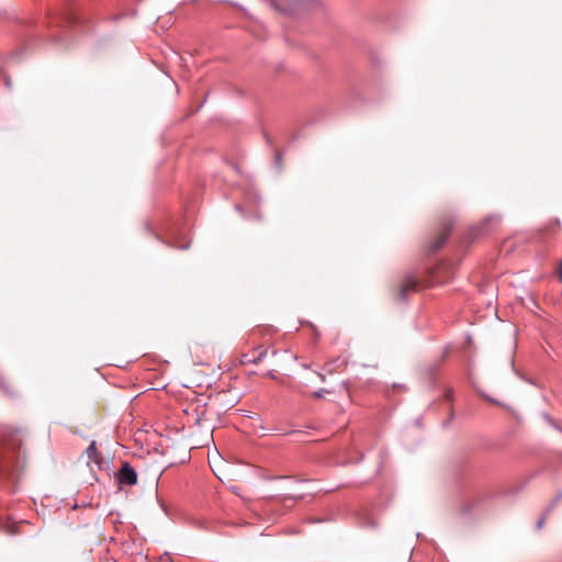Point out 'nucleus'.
I'll return each mask as SVG.
<instances>
[{"instance_id":"nucleus-1","label":"nucleus","mask_w":562,"mask_h":562,"mask_svg":"<svg viewBox=\"0 0 562 562\" xmlns=\"http://www.w3.org/2000/svg\"><path fill=\"white\" fill-rule=\"evenodd\" d=\"M23 443L22 431L19 428L7 427L3 429L0 439V453L4 470L15 472L24 464V451H21Z\"/></svg>"},{"instance_id":"nucleus-2","label":"nucleus","mask_w":562,"mask_h":562,"mask_svg":"<svg viewBox=\"0 0 562 562\" xmlns=\"http://www.w3.org/2000/svg\"><path fill=\"white\" fill-rule=\"evenodd\" d=\"M453 222L449 218L442 220L439 224V231L434 240L429 245V250L435 252L439 250L446 243L451 232Z\"/></svg>"},{"instance_id":"nucleus-3","label":"nucleus","mask_w":562,"mask_h":562,"mask_svg":"<svg viewBox=\"0 0 562 562\" xmlns=\"http://www.w3.org/2000/svg\"><path fill=\"white\" fill-rule=\"evenodd\" d=\"M418 289V282L412 277L405 278L396 288L395 297L397 300L404 299L407 293L415 292Z\"/></svg>"},{"instance_id":"nucleus-4","label":"nucleus","mask_w":562,"mask_h":562,"mask_svg":"<svg viewBox=\"0 0 562 562\" xmlns=\"http://www.w3.org/2000/svg\"><path fill=\"white\" fill-rule=\"evenodd\" d=\"M119 480L121 483L127 485H135L137 483V474L127 462H125L120 469Z\"/></svg>"},{"instance_id":"nucleus-5","label":"nucleus","mask_w":562,"mask_h":562,"mask_svg":"<svg viewBox=\"0 0 562 562\" xmlns=\"http://www.w3.org/2000/svg\"><path fill=\"white\" fill-rule=\"evenodd\" d=\"M85 454L87 456L89 461H93L97 464L101 463V460H100V457H99V453H98V450H97V445H95L94 441H92L89 445V447L85 451Z\"/></svg>"},{"instance_id":"nucleus-6","label":"nucleus","mask_w":562,"mask_h":562,"mask_svg":"<svg viewBox=\"0 0 562 562\" xmlns=\"http://www.w3.org/2000/svg\"><path fill=\"white\" fill-rule=\"evenodd\" d=\"M345 367H346V361L337 358L334 361L326 363L324 369L327 373H333L335 370H340Z\"/></svg>"},{"instance_id":"nucleus-7","label":"nucleus","mask_w":562,"mask_h":562,"mask_svg":"<svg viewBox=\"0 0 562 562\" xmlns=\"http://www.w3.org/2000/svg\"><path fill=\"white\" fill-rule=\"evenodd\" d=\"M314 3H316V0H291V5L293 8L310 9Z\"/></svg>"},{"instance_id":"nucleus-8","label":"nucleus","mask_w":562,"mask_h":562,"mask_svg":"<svg viewBox=\"0 0 562 562\" xmlns=\"http://www.w3.org/2000/svg\"><path fill=\"white\" fill-rule=\"evenodd\" d=\"M266 355H267V350H262L259 352V355L257 357L249 359V361L252 363H258L263 359V357H266Z\"/></svg>"},{"instance_id":"nucleus-9","label":"nucleus","mask_w":562,"mask_h":562,"mask_svg":"<svg viewBox=\"0 0 562 562\" xmlns=\"http://www.w3.org/2000/svg\"><path fill=\"white\" fill-rule=\"evenodd\" d=\"M326 392H327L326 390H321L318 392H314L313 397L318 398L322 396L323 393H326Z\"/></svg>"},{"instance_id":"nucleus-10","label":"nucleus","mask_w":562,"mask_h":562,"mask_svg":"<svg viewBox=\"0 0 562 562\" xmlns=\"http://www.w3.org/2000/svg\"><path fill=\"white\" fill-rule=\"evenodd\" d=\"M558 276H559V280L562 282V267H560Z\"/></svg>"},{"instance_id":"nucleus-11","label":"nucleus","mask_w":562,"mask_h":562,"mask_svg":"<svg viewBox=\"0 0 562 562\" xmlns=\"http://www.w3.org/2000/svg\"><path fill=\"white\" fill-rule=\"evenodd\" d=\"M542 524H543V521H542V520H540V521L538 522V527L540 528V527L542 526Z\"/></svg>"}]
</instances>
